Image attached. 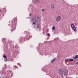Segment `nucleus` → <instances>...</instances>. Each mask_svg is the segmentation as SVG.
<instances>
[{
    "mask_svg": "<svg viewBox=\"0 0 78 78\" xmlns=\"http://www.w3.org/2000/svg\"><path fill=\"white\" fill-rule=\"evenodd\" d=\"M38 20H39V18L38 16H36L34 18H33L32 20V21L33 25H34L35 26H36L37 27H38Z\"/></svg>",
    "mask_w": 78,
    "mask_h": 78,
    "instance_id": "nucleus-1",
    "label": "nucleus"
},
{
    "mask_svg": "<svg viewBox=\"0 0 78 78\" xmlns=\"http://www.w3.org/2000/svg\"><path fill=\"white\" fill-rule=\"evenodd\" d=\"M58 73L59 74H60L61 76H63L64 75H66L68 73V71L64 69H60L58 71Z\"/></svg>",
    "mask_w": 78,
    "mask_h": 78,
    "instance_id": "nucleus-2",
    "label": "nucleus"
},
{
    "mask_svg": "<svg viewBox=\"0 0 78 78\" xmlns=\"http://www.w3.org/2000/svg\"><path fill=\"white\" fill-rule=\"evenodd\" d=\"M61 17L60 16H58L57 17L56 19V20L57 22H59L61 21Z\"/></svg>",
    "mask_w": 78,
    "mask_h": 78,
    "instance_id": "nucleus-3",
    "label": "nucleus"
},
{
    "mask_svg": "<svg viewBox=\"0 0 78 78\" xmlns=\"http://www.w3.org/2000/svg\"><path fill=\"white\" fill-rule=\"evenodd\" d=\"M71 28H73V29L74 31H76V28H75V26H73V25L72 24H71Z\"/></svg>",
    "mask_w": 78,
    "mask_h": 78,
    "instance_id": "nucleus-4",
    "label": "nucleus"
},
{
    "mask_svg": "<svg viewBox=\"0 0 78 78\" xmlns=\"http://www.w3.org/2000/svg\"><path fill=\"white\" fill-rule=\"evenodd\" d=\"M51 8L52 9H53L55 8V5L53 4H51Z\"/></svg>",
    "mask_w": 78,
    "mask_h": 78,
    "instance_id": "nucleus-5",
    "label": "nucleus"
},
{
    "mask_svg": "<svg viewBox=\"0 0 78 78\" xmlns=\"http://www.w3.org/2000/svg\"><path fill=\"white\" fill-rule=\"evenodd\" d=\"M56 58H53L51 62V63H53V62H54L55 61H56Z\"/></svg>",
    "mask_w": 78,
    "mask_h": 78,
    "instance_id": "nucleus-6",
    "label": "nucleus"
},
{
    "mask_svg": "<svg viewBox=\"0 0 78 78\" xmlns=\"http://www.w3.org/2000/svg\"><path fill=\"white\" fill-rule=\"evenodd\" d=\"M78 58V55H76L75 57H74L73 58V59H77Z\"/></svg>",
    "mask_w": 78,
    "mask_h": 78,
    "instance_id": "nucleus-7",
    "label": "nucleus"
},
{
    "mask_svg": "<svg viewBox=\"0 0 78 78\" xmlns=\"http://www.w3.org/2000/svg\"><path fill=\"white\" fill-rule=\"evenodd\" d=\"M35 1L37 3H39L40 2V1H39V0H35Z\"/></svg>",
    "mask_w": 78,
    "mask_h": 78,
    "instance_id": "nucleus-8",
    "label": "nucleus"
},
{
    "mask_svg": "<svg viewBox=\"0 0 78 78\" xmlns=\"http://www.w3.org/2000/svg\"><path fill=\"white\" fill-rule=\"evenodd\" d=\"M52 30H55V27L53 26V27H52Z\"/></svg>",
    "mask_w": 78,
    "mask_h": 78,
    "instance_id": "nucleus-9",
    "label": "nucleus"
},
{
    "mask_svg": "<svg viewBox=\"0 0 78 78\" xmlns=\"http://www.w3.org/2000/svg\"><path fill=\"white\" fill-rule=\"evenodd\" d=\"M69 59H66L65 60V62H66V61H69Z\"/></svg>",
    "mask_w": 78,
    "mask_h": 78,
    "instance_id": "nucleus-10",
    "label": "nucleus"
},
{
    "mask_svg": "<svg viewBox=\"0 0 78 78\" xmlns=\"http://www.w3.org/2000/svg\"><path fill=\"white\" fill-rule=\"evenodd\" d=\"M70 61H73V59H71L69 60Z\"/></svg>",
    "mask_w": 78,
    "mask_h": 78,
    "instance_id": "nucleus-11",
    "label": "nucleus"
},
{
    "mask_svg": "<svg viewBox=\"0 0 78 78\" xmlns=\"http://www.w3.org/2000/svg\"><path fill=\"white\" fill-rule=\"evenodd\" d=\"M3 57L4 58H6V55H3Z\"/></svg>",
    "mask_w": 78,
    "mask_h": 78,
    "instance_id": "nucleus-12",
    "label": "nucleus"
},
{
    "mask_svg": "<svg viewBox=\"0 0 78 78\" xmlns=\"http://www.w3.org/2000/svg\"><path fill=\"white\" fill-rule=\"evenodd\" d=\"M42 12H44V9H42Z\"/></svg>",
    "mask_w": 78,
    "mask_h": 78,
    "instance_id": "nucleus-13",
    "label": "nucleus"
},
{
    "mask_svg": "<svg viewBox=\"0 0 78 78\" xmlns=\"http://www.w3.org/2000/svg\"><path fill=\"white\" fill-rule=\"evenodd\" d=\"M48 36H50V34L49 33H48Z\"/></svg>",
    "mask_w": 78,
    "mask_h": 78,
    "instance_id": "nucleus-14",
    "label": "nucleus"
},
{
    "mask_svg": "<svg viewBox=\"0 0 78 78\" xmlns=\"http://www.w3.org/2000/svg\"><path fill=\"white\" fill-rule=\"evenodd\" d=\"M74 23L76 25H77V24L76 23Z\"/></svg>",
    "mask_w": 78,
    "mask_h": 78,
    "instance_id": "nucleus-15",
    "label": "nucleus"
},
{
    "mask_svg": "<svg viewBox=\"0 0 78 78\" xmlns=\"http://www.w3.org/2000/svg\"><path fill=\"white\" fill-rule=\"evenodd\" d=\"M5 61H7V59H5Z\"/></svg>",
    "mask_w": 78,
    "mask_h": 78,
    "instance_id": "nucleus-16",
    "label": "nucleus"
},
{
    "mask_svg": "<svg viewBox=\"0 0 78 78\" xmlns=\"http://www.w3.org/2000/svg\"><path fill=\"white\" fill-rule=\"evenodd\" d=\"M31 14H30V16H31Z\"/></svg>",
    "mask_w": 78,
    "mask_h": 78,
    "instance_id": "nucleus-17",
    "label": "nucleus"
},
{
    "mask_svg": "<svg viewBox=\"0 0 78 78\" xmlns=\"http://www.w3.org/2000/svg\"><path fill=\"white\" fill-rule=\"evenodd\" d=\"M34 27L35 28V26H34Z\"/></svg>",
    "mask_w": 78,
    "mask_h": 78,
    "instance_id": "nucleus-18",
    "label": "nucleus"
}]
</instances>
